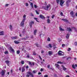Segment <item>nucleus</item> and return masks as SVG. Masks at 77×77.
Listing matches in <instances>:
<instances>
[{
    "label": "nucleus",
    "instance_id": "f257e3e1",
    "mask_svg": "<svg viewBox=\"0 0 77 77\" xmlns=\"http://www.w3.org/2000/svg\"><path fill=\"white\" fill-rule=\"evenodd\" d=\"M26 15L24 14L23 17V20L22 21L21 24L20 26H24V21L26 20Z\"/></svg>",
    "mask_w": 77,
    "mask_h": 77
},
{
    "label": "nucleus",
    "instance_id": "f03ea898",
    "mask_svg": "<svg viewBox=\"0 0 77 77\" xmlns=\"http://www.w3.org/2000/svg\"><path fill=\"white\" fill-rule=\"evenodd\" d=\"M51 8V6L50 4H48L46 7H45L44 8V9L46 10V11H50Z\"/></svg>",
    "mask_w": 77,
    "mask_h": 77
},
{
    "label": "nucleus",
    "instance_id": "7ed1b4c3",
    "mask_svg": "<svg viewBox=\"0 0 77 77\" xmlns=\"http://www.w3.org/2000/svg\"><path fill=\"white\" fill-rule=\"evenodd\" d=\"M65 3V1L63 0H60V5L61 6H63V5Z\"/></svg>",
    "mask_w": 77,
    "mask_h": 77
},
{
    "label": "nucleus",
    "instance_id": "20e7f679",
    "mask_svg": "<svg viewBox=\"0 0 77 77\" xmlns=\"http://www.w3.org/2000/svg\"><path fill=\"white\" fill-rule=\"evenodd\" d=\"M5 72H6V70H2L0 72V74H1V75L2 76L5 75Z\"/></svg>",
    "mask_w": 77,
    "mask_h": 77
},
{
    "label": "nucleus",
    "instance_id": "39448f33",
    "mask_svg": "<svg viewBox=\"0 0 77 77\" xmlns=\"http://www.w3.org/2000/svg\"><path fill=\"white\" fill-rule=\"evenodd\" d=\"M62 53H63V52H62V51H59L58 52V55H60V56H63L64 55L63 54H62Z\"/></svg>",
    "mask_w": 77,
    "mask_h": 77
},
{
    "label": "nucleus",
    "instance_id": "423d86ee",
    "mask_svg": "<svg viewBox=\"0 0 77 77\" xmlns=\"http://www.w3.org/2000/svg\"><path fill=\"white\" fill-rule=\"evenodd\" d=\"M27 74H28L30 75L31 77H33V74H32V73H31L30 72H27Z\"/></svg>",
    "mask_w": 77,
    "mask_h": 77
},
{
    "label": "nucleus",
    "instance_id": "0eeeda50",
    "mask_svg": "<svg viewBox=\"0 0 77 77\" xmlns=\"http://www.w3.org/2000/svg\"><path fill=\"white\" fill-rule=\"evenodd\" d=\"M70 14L71 15H72V17L74 18L75 16L74 15V12L73 11H72L70 13Z\"/></svg>",
    "mask_w": 77,
    "mask_h": 77
},
{
    "label": "nucleus",
    "instance_id": "6e6552de",
    "mask_svg": "<svg viewBox=\"0 0 77 77\" xmlns=\"http://www.w3.org/2000/svg\"><path fill=\"white\" fill-rule=\"evenodd\" d=\"M9 49H10V50H11V51L12 52H13V53H15V51L14 50V49L12 48L11 47H10L9 48Z\"/></svg>",
    "mask_w": 77,
    "mask_h": 77
},
{
    "label": "nucleus",
    "instance_id": "1a4fd4ad",
    "mask_svg": "<svg viewBox=\"0 0 77 77\" xmlns=\"http://www.w3.org/2000/svg\"><path fill=\"white\" fill-rule=\"evenodd\" d=\"M40 18L42 19V20H44L45 19V17L42 15H40Z\"/></svg>",
    "mask_w": 77,
    "mask_h": 77
},
{
    "label": "nucleus",
    "instance_id": "9d476101",
    "mask_svg": "<svg viewBox=\"0 0 77 77\" xmlns=\"http://www.w3.org/2000/svg\"><path fill=\"white\" fill-rule=\"evenodd\" d=\"M10 62V61L9 60H6L5 62V63H6V64L8 66H9V63Z\"/></svg>",
    "mask_w": 77,
    "mask_h": 77
},
{
    "label": "nucleus",
    "instance_id": "9b49d317",
    "mask_svg": "<svg viewBox=\"0 0 77 77\" xmlns=\"http://www.w3.org/2000/svg\"><path fill=\"white\" fill-rule=\"evenodd\" d=\"M11 38L12 39H18V37H11Z\"/></svg>",
    "mask_w": 77,
    "mask_h": 77
},
{
    "label": "nucleus",
    "instance_id": "f8f14e48",
    "mask_svg": "<svg viewBox=\"0 0 77 77\" xmlns=\"http://www.w3.org/2000/svg\"><path fill=\"white\" fill-rule=\"evenodd\" d=\"M55 66H56V67H57V68H58V69H59V67H60L59 65L57 64H55Z\"/></svg>",
    "mask_w": 77,
    "mask_h": 77
},
{
    "label": "nucleus",
    "instance_id": "ddd939ff",
    "mask_svg": "<svg viewBox=\"0 0 77 77\" xmlns=\"http://www.w3.org/2000/svg\"><path fill=\"white\" fill-rule=\"evenodd\" d=\"M67 30L69 32H71L72 31V29L70 28H67Z\"/></svg>",
    "mask_w": 77,
    "mask_h": 77
},
{
    "label": "nucleus",
    "instance_id": "4468645a",
    "mask_svg": "<svg viewBox=\"0 0 77 77\" xmlns=\"http://www.w3.org/2000/svg\"><path fill=\"white\" fill-rule=\"evenodd\" d=\"M33 24H34V22H31L29 23V25L30 26V27H32V26Z\"/></svg>",
    "mask_w": 77,
    "mask_h": 77
},
{
    "label": "nucleus",
    "instance_id": "2eb2a0df",
    "mask_svg": "<svg viewBox=\"0 0 77 77\" xmlns=\"http://www.w3.org/2000/svg\"><path fill=\"white\" fill-rule=\"evenodd\" d=\"M4 35L3 31H0V35Z\"/></svg>",
    "mask_w": 77,
    "mask_h": 77
},
{
    "label": "nucleus",
    "instance_id": "dca6fc26",
    "mask_svg": "<svg viewBox=\"0 0 77 77\" xmlns=\"http://www.w3.org/2000/svg\"><path fill=\"white\" fill-rule=\"evenodd\" d=\"M62 21H64V22H68V20H67V19H62Z\"/></svg>",
    "mask_w": 77,
    "mask_h": 77
},
{
    "label": "nucleus",
    "instance_id": "f3484780",
    "mask_svg": "<svg viewBox=\"0 0 77 77\" xmlns=\"http://www.w3.org/2000/svg\"><path fill=\"white\" fill-rule=\"evenodd\" d=\"M25 70V68L24 67H22V72H23Z\"/></svg>",
    "mask_w": 77,
    "mask_h": 77
},
{
    "label": "nucleus",
    "instance_id": "a211bd4d",
    "mask_svg": "<svg viewBox=\"0 0 77 77\" xmlns=\"http://www.w3.org/2000/svg\"><path fill=\"white\" fill-rule=\"evenodd\" d=\"M48 52L49 55H52L53 54V52L52 51H49Z\"/></svg>",
    "mask_w": 77,
    "mask_h": 77
},
{
    "label": "nucleus",
    "instance_id": "6ab92c4d",
    "mask_svg": "<svg viewBox=\"0 0 77 77\" xmlns=\"http://www.w3.org/2000/svg\"><path fill=\"white\" fill-rule=\"evenodd\" d=\"M61 66L63 68V70H64V71H66V69L65 68L64 66H63V65H62Z\"/></svg>",
    "mask_w": 77,
    "mask_h": 77
},
{
    "label": "nucleus",
    "instance_id": "aec40b11",
    "mask_svg": "<svg viewBox=\"0 0 77 77\" xmlns=\"http://www.w3.org/2000/svg\"><path fill=\"white\" fill-rule=\"evenodd\" d=\"M60 29V31H64V29H62L60 26L59 27Z\"/></svg>",
    "mask_w": 77,
    "mask_h": 77
},
{
    "label": "nucleus",
    "instance_id": "412c9836",
    "mask_svg": "<svg viewBox=\"0 0 77 77\" xmlns=\"http://www.w3.org/2000/svg\"><path fill=\"white\" fill-rule=\"evenodd\" d=\"M14 43H15V44H19V43H20V42L16 40H15L14 41Z\"/></svg>",
    "mask_w": 77,
    "mask_h": 77
},
{
    "label": "nucleus",
    "instance_id": "4be33fe9",
    "mask_svg": "<svg viewBox=\"0 0 77 77\" xmlns=\"http://www.w3.org/2000/svg\"><path fill=\"white\" fill-rule=\"evenodd\" d=\"M71 2V0H68L66 2V5H68L69 3H70Z\"/></svg>",
    "mask_w": 77,
    "mask_h": 77
},
{
    "label": "nucleus",
    "instance_id": "5701e85b",
    "mask_svg": "<svg viewBox=\"0 0 77 77\" xmlns=\"http://www.w3.org/2000/svg\"><path fill=\"white\" fill-rule=\"evenodd\" d=\"M66 37L67 39H68L69 38V34H67Z\"/></svg>",
    "mask_w": 77,
    "mask_h": 77
},
{
    "label": "nucleus",
    "instance_id": "b1692460",
    "mask_svg": "<svg viewBox=\"0 0 77 77\" xmlns=\"http://www.w3.org/2000/svg\"><path fill=\"white\" fill-rule=\"evenodd\" d=\"M37 32V29H35V30H34V35H36V33Z\"/></svg>",
    "mask_w": 77,
    "mask_h": 77
},
{
    "label": "nucleus",
    "instance_id": "393cba45",
    "mask_svg": "<svg viewBox=\"0 0 77 77\" xmlns=\"http://www.w3.org/2000/svg\"><path fill=\"white\" fill-rule=\"evenodd\" d=\"M38 72V71L36 70H33L32 71V72L33 74H35V73H36V72Z\"/></svg>",
    "mask_w": 77,
    "mask_h": 77
},
{
    "label": "nucleus",
    "instance_id": "a878e982",
    "mask_svg": "<svg viewBox=\"0 0 77 77\" xmlns=\"http://www.w3.org/2000/svg\"><path fill=\"white\" fill-rule=\"evenodd\" d=\"M47 21L48 23H50V21H51V20H50L49 19H48L47 20Z\"/></svg>",
    "mask_w": 77,
    "mask_h": 77
},
{
    "label": "nucleus",
    "instance_id": "bb28decb",
    "mask_svg": "<svg viewBox=\"0 0 77 77\" xmlns=\"http://www.w3.org/2000/svg\"><path fill=\"white\" fill-rule=\"evenodd\" d=\"M30 5L31 6V8H33V3H31Z\"/></svg>",
    "mask_w": 77,
    "mask_h": 77
},
{
    "label": "nucleus",
    "instance_id": "cd10ccee",
    "mask_svg": "<svg viewBox=\"0 0 77 77\" xmlns=\"http://www.w3.org/2000/svg\"><path fill=\"white\" fill-rule=\"evenodd\" d=\"M72 68H73V69H75L76 68H75V65H74L73 64L72 65Z\"/></svg>",
    "mask_w": 77,
    "mask_h": 77
},
{
    "label": "nucleus",
    "instance_id": "c85d7f7f",
    "mask_svg": "<svg viewBox=\"0 0 77 77\" xmlns=\"http://www.w3.org/2000/svg\"><path fill=\"white\" fill-rule=\"evenodd\" d=\"M21 63L22 65H23V64L24 63V61L23 60H22L21 61Z\"/></svg>",
    "mask_w": 77,
    "mask_h": 77
},
{
    "label": "nucleus",
    "instance_id": "c756f323",
    "mask_svg": "<svg viewBox=\"0 0 77 77\" xmlns=\"http://www.w3.org/2000/svg\"><path fill=\"white\" fill-rule=\"evenodd\" d=\"M57 63L58 64L60 63V64H62V63H63L62 62L60 61H58L57 62Z\"/></svg>",
    "mask_w": 77,
    "mask_h": 77
},
{
    "label": "nucleus",
    "instance_id": "7c9ffc66",
    "mask_svg": "<svg viewBox=\"0 0 77 77\" xmlns=\"http://www.w3.org/2000/svg\"><path fill=\"white\" fill-rule=\"evenodd\" d=\"M10 29L11 30H12V25H10L9 27Z\"/></svg>",
    "mask_w": 77,
    "mask_h": 77
},
{
    "label": "nucleus",
    "instance_id": "2f4dec72",
    "mask_svg": "<svg viewBox=\"0 0 77 77\" xmlns=\"http://www.w3.org/2000/svg\"><path fill=\"white\" fill-rule=\"evenodd\" d=\"M30 56H29V54H28L26 57V58H29Z\"/></svg>",
    "mask_w": 77,
    "mask_h": 77
},
{
    "label": "nucleus",
    "instance_id": "473e14b6",
    "mask_svg": "<svg viewBox=\"0 0 77 77\" xmlns=\"http://www.w3.org/2000/svg\"><path fill=\"white\" fill-rule=\"evenodd\" d=\"M20 51H17V53L18 54H20Z\"/></svg>",
    "mask_w": 77,
    "mask_h": 77
},
{
    "label": "nucleus",
    "instance_id": "72a5a7b5",
    "mask_svg": "<svg viewBox=\"0 0 77 77\" xmlns=\"http://www.w3.org/2000/svg\"><path fill=\"white\" fill-rule=\"evenodd\" d=\"M39 58L40 60H42V58H41V56L40 55L39 56Z\"/></svg>",
    "mask_w": 77,
    "mask_h": 77
},
{
    "label": "nucleus",
    "instance_id": "f704fd0d",
    "mask_svg": "<svg viewBox=\"0 0 77 77\" xmlns=\"http://www.w3.org/2000/svg\"><path fill=\"white\" fill-rule=\"evenodd\" d=\"M47 41H50V38L48 37L47 38Z\"/></svg>",
    "mask_w": 77,
    "mask_h": 77
},
{
    "label": "nucleus",
    "instance_id": "c9c22d12",
    "mask_svg": "<svg viewBox=\"0 0 77 77\" xmlns=\"http://www.w3.org/2000/svg\"><path fill=\"white\" fill-rule=\"evenodd\" d=\"M29 65H30V66H32V63H31V62H29Z\"/></svg>",
    "mask_w": 77,
    "mask_h": 77
},
{
    "label": "nucleus",
    "instance_id": "e433bc0d",
    "mask_svg": "<svg viewBox=\"0 0 77 77\" xmlns=\"http://www.w3.org/2000/svg\"><path fill=\"white\" fill-rule=\"evenodd\" d=\"M34 20H35L36 21H37V22H39V21L37 20H38V19L37 18L34 17Z\"/></svg>",
    "mask_w": 77,
    "mask_h": 77
},
{
    "label": "nucleus",
    "instance_id": "4c0bfd02",
    "mask_svg": "<svg viewBox=\"0 0 77 77\" xmlns=\"http://www.w3.org/2000/svg\"><path fill=\"white\" fill-rule=\"evenodd\" d=\"M5 54H8V51H5Z\"/></svg>",
    "mask_w": 77,
    "mask_h": 77
},
{
    "label": "nucleus",
    "instance_id": "58836bf2",
    "mask_svg": "<svg viewBox=\"0 0 77 77\" xmlns=\"http://www.w3.org/2000/svg\"><path fill=\"white\" fill-rule=\"evenodd\" d=\"M57 3V4H59V2L60 0H56Z\"/></svg>",
    "mask_w": 77,
    "mask_h": 77
},
{
    "label": "nucleus",
    "instance_id": "ea45409f",
    "mask_svg": "<svg viewBox=\"0 0 77 77\" xmlns=\"http://www.w3.org/2000/svg\"><path fill=\"white\" fill-rule=\"evenodd\" d=\"M26 6H29V4L27 3H26Z\"/></svg>",
    "mask_w": 77,
    "mask_h": 77
},
{
    "label": "nucleus",
    "instance_id": "a19ab883",
    "mask_svg": "<svg viewBox=\"0 0 77 77\" xmlns=\"http://www.w3.org/2000/svg\"><path fill=\"white\" fill-rule=\"evenodd\" d=\"M60 15H61V16H63V13L62 12H61L60 13Z\"/></svg>",
    "mask_w": 77,
    "mask_h": 77
},
{
    "label": "nucleus",
    "instance_id": "79ce46f5",
    "mask_svg": "<svg viewBox=\"0 0 77 77\" xmlns=\"http://www.w3.org/2000/svg\"><path fill=\"white\" fill-rule=\"evenodd\" d=\"M49 46L50 48H51L52 47V46H51V45L50 44L49 45Z\"/></svg>",
    "mask_w": 77,
    "mask_h": 77
},
{
    "label": "nucleus",
    "instance_id": "37998d69",
    "mask_svg": "<svg viewBox=\"0 0 77 77\" xmlns=\"http://www.w3.org/2000/svg\"><path fill=\"white\" fill-rule=\"evenodd\" d=\"M43 71H44V69H43L41 68L40 69V71H41V72H42Z\"/></svg>",
    "mask_w": 77,
    "mask_h": 77
},
{
    "label": "nucleus",
    "instance_id": "c03bdc74",
    "mask_svg": "<svg viewBox=\"0 0 77 77\" xmlns=\"http://www.w3.org/2000/svg\"><path fill=\"white\" fill-rule=\"evenodd\" d=\"M29 59H33V58L32 57H29Z\"/></svg>",
    "mask_w": 77,
    "mask_h": 77
},
{
    "label": "nucleus",
    "instance_id": "a18cd8bd",
    "mask_svg": "<svg viewBox=\"0 0 77 77\" xmlns=\"http://www.w3.org/2000/svg\"><path fill=\"white\" fill-rule=\"evenodd\" d=\"M67 51H71V49L70 48H68V49L67 50Z\"/></svg>",
    "mask_w": 77,
    "mask_h": 77
},
{
    "label": "nucleus",
    "instance_id": "49530a36",
    "mask_svg": "<svg viewBox=\"0 0 77 77\" xmlns=\"http://www.w3.org/2000/svg\"><path fill=\"white\" fill-rule=\"evenodd\" d=\"M34 8H37V6L35 5H34Z\"/></svg>",
    "mask_w": 77,
    "mask_h": 77
},
{
    "label": "nucleus",
    "instance_id": "de8ad7c7",
    "mask_svg": "<svg viewBox=\"0 0 77 77\" xmlns=\"http://www.w3.org/2000/svg\"><path fill=\"white\" fill-rule=\"evenodd\" d=\"M35 12H36V14H37L38 15L39 13H38V11H37V10H35Z\"/></svg>",
    "mask_w": 77,
    "mask_h": 77
},
{
    "label": "nucleus",
    "instance_id": "09e8293b",
    "mask_svg": "<svg viewBox=\"0 0 77 77\" xmlns=\"http://www.w3.org/2000/svg\"><path fill=\"white\" fill-rule=\"evenodd\" d=\"M9 5V4H6L5 5V7H7V6H8Z\"/></svg>",
    "mask_w": 77,
    "mask_h": 77
},
{
    "label": "nucleus",
    "instance_id": "8fccbe9b",
    "mask_svg": "<svg viewBox=\"0 0 77 77\" xmlns=\"http://www.w3.org/2000/svg\"><path fill=\"white\" fill-rule=\"evenodd\" d=\"M33 55H36V53H35V52H33Z\"/></svg>",
    "mask_w": 77,
    "mask_h": 77
},
{
    "label": "nucleus",
    "instance_id": "3c124183",
    "mask_svg": "<svg viewBox=\"0 0 77 77\" xmlns=\"http://www.w3.org/2000/svg\"><path fill=\"white\" fill-rule=\"evenodd\" d=\"M64 46H65V45L63 44L62 45V47H64Z\"/></svg>",
    "mask_w": 77,
    "mask_h": 77
},
{
    "label": "nucleus",
    "instance_id": "603ef678",
    "mask_svg": "<svg viewBox=\"0 0 77 77\" xmlns=\"http://www.w3.org/2000/svg\"><path fill=\"white\" fill-rule=\"evenodd\" d=\"M54 15H53L51 17L52 18H54Z\"/></svg>",
    "mask_w": 77,
    "mask_h": 77
},
{
    "label": "nucleus",
    "instance_id": "864d4df0",
    "mask_svg": "<svg viewBox=\"0 0 77 77\" xmlns=\"http://www.w3.org/2000/svg\"><path fill=\"white\" fill-rule=\"evenodd\" d=\"M44 77H48V75H45Z\"/></svg>",
    "mask_w": 77,
    "mask_h": 77
},
{
    "label": "nucleus",
    "instance_id": "5fc2aeb1",
    "mask_svg": "<svg viewBox=\"0 0 77 77\" xmlns=\"http://www.w3.org/2000/svg\"><path fill=\"white\" fill-rule=\"evenodd\" d=\"M58 41H59V42H60V41H62V40H61V39H58Z\"/></svg>",
    "mask_w": 77,
    "mask_h": 77
},
{
    "label": "nucleus",
    "instance_id": "6e6d98bb",
    "mask_svg": "<svg viewBox=\"0 0 77 77\" xmlns=\"http://www.w3.org/2000/svg\"><path fill=\"white\" fill-rule=\"evenodd\" d=\"M29 76H30V75H26V77H29Z\"/></svg>",
    "mask_w": 77,
    "mask_h": 77
},
{
    "label": "nucleus",
    "instance_id": "4d7b16f0",
    "mask_svg": "<svg viewBox=\"0 0 77 77\" xmlns=\"http://www.w3.org/2000/svg\"><path fill=\"white\" fill-rule=\"evenodd\" d=\"M75 45H77V42L75 43Z\"/></svg>",
    "mask_w": 77,
    "mask_h": 77
},
{
    "label": "nucleus",
    "instance_id": "13d9d810",
    "mask_svg": "<svg viewBox=\"0 0 77 77\" xmlns=\"http://www.w3.org/2000/svg\"><path fill=\"white\" fill-rule=\"evenodd\" d=\"M44 53V51H42L41 53L42 54Z\"/></svg>",
    "mask_w": 77,
    "mask_h": 77
},
{
    "label": "nucleus",
    "instance_id": "bf43d9fd",
    "mask_svg": "<svg viewBox=\"0 0 77 77\" xmlns=\"http://www.w3.org/2000/svg\"><path fill=\"white\" fill-rule=\"evenodd\" d=\"M19 71H21V68L20 67L19 68Z\"/></svg>",
    "mask_w": 77,
    "mask_h": 77
},
{
    "label": "nucleus",
    "instance_id": "052dcab7",
    "mask_svg": "<svg viewBox=\"0 0 77 77\" xmlns=\"http://www.w3.org/2000/svg\"><path fill=\"white\" fill-rule=\"evenodd\" d=\"M32 65H35V63H32Z\"/></svg>",
    "mask_w": 77,
    "mask_h": 77
},
{
    "label": "nucleus",
    "instance_id": "680f3d73",
    "mask_svg": "<svg viewBox=\"0 0 77 77\" xmlns=\"http://www.w3.org/2000/svg\"><path fill=\"white\" fill-rule=\"evenodd\" d=\"M38 75H40V74H41V73L40 72H38Z\"/></svg>",
    "mask_w": 77,
    "mask_h": 77
},
{
    "label": "nucleus",
    "instance_id": "e2e57ef3",
    "mask_svg": "<svg viewBox=\"0 0 77 77\" xmlns=\"http://www.w3.org/2000/svg\"><path fill=\"white\" fill-rule=\"evenodd\" d=\"M50 66L49 65H48V66H47V68H50Z\"/></svg>",
    "mask_w": 77,
    "mask_h": 77
},
{
    "label": "nucleus",
    "instance_id": "0e129e2a",
    "mask_svg": "<svg viewBox=\"0 0 77 77\" xmlns=\"http://www.w3.org/2000/svg\"><path fill=\"white\" fill-rule=\"evenodd\" d=\"M66 77H70L69 75H66Z\"/></svg>",
    "mask_w": 77,
    "mask_h": 77
},
{
    "label": "nucleus",
    "instance_id": "69168bd1",
    "mask_svg": "<svg viewBox=\"0 0 77 77\" xmlns=\"http://www.w3.org/2000/svg\"><path fill=\"white\" fill-rule=\"evenodd\" d=\"M26 68H29V66H27L26 67Z\"/></svg>",
    "mask_w": 77,
    "mask_h": 77
},
{
    "label": "nucleus",
    "instance_id": "338daca9",
    "mask_svg": "<svg viewBox=\"0 0 77 77\" xmlns=\"http://www.w3.org/2000/svg\"><path fill=\"white\" fill-rule=\"evenodd\" d=\"M75 67H77V64H75Z\"/></svg>",
    "mask_w": 77,
    "mask_h": 77
},
{
    "label": "nucleus",
    "instance_id": "774afa93",
    "mask_svg": "<svg viewBox=\"0 0 77 77\" xmlns=\"http://www.w3.org/2000/svg\"><path fill=\"white\" fill-rule=\"evenodd\" d=\"M11 73H12L13 72H12V69L11 71Z\"/></svg>",
    "mask_w": 77,
    "mask_h": 77
}]
</instances>
